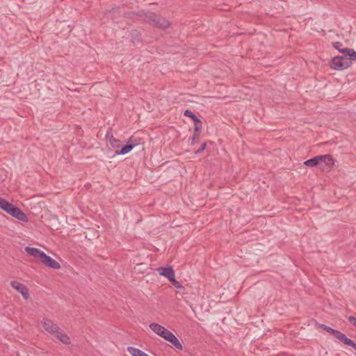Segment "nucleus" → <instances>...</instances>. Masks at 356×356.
Returning a JSON list of instances; mask_svg holds the SVG:
<instances>
[{
    "label": "nucleus",
    "mask_w": 356,
    "mask_h": 356,
    "mask_svg": "<svg viewBox=\"0 0 356 356\" xmlns=\"http://www.w3.org/2000/svg\"><path fill=\"white\" fill-rule=\"evenodd\" d=\"M149 327L154 333L169 341L176 348L180 350H183V346L179 339L172 332L167 330L165 327L156 323H150Z\"/></svg>",
    "instance_id": "obj_1"
},
{
    "label": "nucleus",
    "mask_w": 356,
    "mask_h": 356,
    "mask_svg": "<svg viewBox=\"0 0 356 356\" xmlns=\"http://www.w3.org/2000/svg\"><path fill=\"white\" fill-rule=\"evenodd\" d=\"M144 20L149 24L165 29L170 26L168 20L151 12L145 14Z\"/></svg>",
    "instance_id": "obj_2"
},
{
    "label": "nucleus",
    "mask_w": 356,
    "mask_h": 356,
    "mask_svg": "<svg viewBox=\"0 0 356 356\" xmlns=\"http://www.w3.org/2000/svg\"><path fill=\"white\" fill-rule=\"evenodd\" d=\"M353 60L347 56H337L332 59L330 67L336 70H343L349 67Z\"/></svg>",
    "instance_id": "obj_3"
},
{
    "label": "nucleus",
    "mask_w": 356,
    "mask_h": 356,
    "mask_svg": "<svg viewBox=\"0 0 356 356\" xmlns=\"http://www.w3.org/2000/svg\"><path fill=\"white\" fill-rule=\"evenodd\" d=\"M342 45V43L340 42L333 43V47L342 53L343 54V56H348V58H350L352 60H356V52L353 49L347 47L341 48Z\"/></svg>",
    "instance_id": "obj_4"
},
{
    "label": "nucleus",
    "mask_w": 356,
    "mask_h": 356,
    "mask_svg": "<svg viewBox=\"0 0 356 356\" xmlns=\"http://www.w3.org/2000/svg\"><path fill=\"white\" fill-rule=\"evenodd\" d=\"M7 213L10 214L13 217L17 218V220L22 222H27L28 218L26 214L17 207L14 204L12 205L10 210L7 212Z\"/></svg>",
    "instance_id": "obj_5"
},
{
    "label": "nucleus",
    "mask_w": 356,
    "mask_h": 356,
    "mask_svg": "<svg viewBox=\"0 0 356 356\" xmlns=\"http://www.w3.org/2000/svg\"><path fill=\"white\" fill-rule=\"evenodd\" d=\"M10 285L22 294L24 299L27 300L29 298V289L24 284L13 280L10 282Z\"/></svg>",
    "instance_id": "obj_6"
},
{
    "label": "nucleus",
    "mask_w": 356,
    "mask_h": 356,
    "mask_svg": "<svg viewBox=\"0 0 356 356\" xmlns=\"http://www.w3.org/2000/svg\"><path fill=\"white\" fill-rule=\"evenodd\" d=\"M41 324L42 325L43 328L52 334H54L56 332H58L59 327L54 323L51 320L48 318H43L41 321Z\"/></svg>",
    "instance_id": "obj_7"
},
{
    "label": "nucleus",
    "mask_w": 356,
    "mask_h": 356,
    "mask_svg": "<svg viewBox=\"0 0 356 356\" xmlns=\"http://www.w3.org/2000/svg\"><path fill=\"white\" fill-rule=\"evenodd\" d=\"M317 157H323L321 160H319L318 165V168L322 170L330 168L334 164L332 156L330 154L319 155Z\"/></svg>",
    "instance_id": "obj_8"
},
{
    "label": "nucleus",
    "mask_w": 356,
    "mask_h": 356,
    "mask_svg": "<svg viewBox=\"0 0 356 356\" xmlns=\"http://www.w3.org/2000/svg\"><path fill=\"white\" fill-rule=\"evenodd\" d=\"M41 262L45 266H48L49 268H51L54 270H58L60 268V264L51 257L46 254L45 253L44 254V255H42Z\"/></svg>",
    "instance_id": "obj_9"
},
{
    "label": "nucleus",
    "mask_w": 356,
    "mask_h": 356,
    "mask_svg": "<svg viewBox=\"0 0 356 356\" xmlns=\"http://www.w3.org/2000/svg\"><path fill=\"white\" fill-rule=\"evenodd\" d=\"M136 145L137 143H134L133 138L131 137L126 145H124L122 147H120L119 150L115 151V154L118 155H124L131 152Z\"/></svg>",
    "instance_id": "obj_10"
},
{
    "label": "nucleus",
    "mask_w": 356,
    "mask_h": 356,
    "mask_svg": "<svg viewBox=\"0 0 356 356\" xmlns=\"http://www.w3.org/2000/svg\"><path fill=\"white\" fill-rule=\"evenodd\" d=\"M159 273L168 278L170 282H174L175 271L172 266L159 268Z\"/></svg>",
    "instance_id": "obj_11"
},
{
    "label": "nucleus",
    "mask_w": 356,
    "mask_h": 356,
    "mask_svg": "<svg viewBox=\"0 0 356 356\" xmlns=\"http://www.w3.org/2000/svg\"><path fill=\"white\" fill-rule=\"evenodd\" d=\"M26 252L37 259H39L40 261L42 258V255H44V252L38 248H31V247H26L25 248Z\"/></svg>",
    "instance_id": "obj_12"
},
{
    "label": "nucleus",
    "mask_w": 356,
    "mask_h": 356,
    "mask_svg": "<svg viewBox=\"0 0 356 356\" xmlns=\"http://www.w3.org/2000/svg\"><path fill=\"white\" fill-rule=\"evenodd\" d=\"M336 339L339 340L340 341H341L343 344H345L346 346H351L354 349L356 348V343L354 341H353L352 339L348 338L343 333H342L341 332H339V334H338V336Z\"/></svg>",
    "instance_id": "obj_13"
},
{
    "label": "nucleus",
    "mask_w": 356,
    "mask_h": 356,
    "mask_svg": "<svg viewBox=\"0 0 356 356\" xmlns=\"http://www.w3.org/2000/svg\"><path fill=\"white\" fill-rule=\"evenodd\" d=\"M56 337L61 341L64 344H70L71 341L70 337L65 334V332L61 330L60 328L58 330V332H56L55 334Z\"/></svg>",
    "instance_id": "obj_14"
},
{
    "label": "nucleus",
    "mask_w": 356,
    "mask_h": 356,
    "mask_svg": "<svg viewBox=\"0 0 356 356\" xmlns=\"http://www.w3.org/2000/svg\"><path fill=\"white\" fill-rule=\"evenodd\" d=\"M317 327L321 328L327 332L330 333L332 335H333L335 338L337 337L338 334H339L340 331L337 330H334L325 324H321V323H316Z\"/></svg>",
    "instance_id": "obj_15"
},
{
    "label": "nucleus",
    "mask_w": 356,
    "mask_h": 356,
    "mask_svg": "<svg viewBox=\"0 0 356 356\" xmlns=\"http://www.w3.org/2000/svg\"><path fill=\"white\" fill-rule=\"evenodd\" d=\"M127 351L132 356H149L141 350L132 346H128Z\"/></svg>",
    "instance_id": "obj_16"
},
{
    "label": "nucleus",
    "mask_w": 356,
    "mask_h": 356,
    "mask_svg": "<svg viewBox=\"0 0 356 356\" xmlns=\"http://www.w3.org/2000/svg\"><path fill=\"white\" fill-rule=\"evenodd\" d=\"M323 157L314 156L310 159H308L304 162V164L307 166L310 167H318L319 160H321Z\"/></svg>",
    "instance_id": "obj_17"
},
{
    "label": "nucleus",
    "mask_w": 356,
    "mask_h": 356,
    "mask_svg": "<svg viewBox=\"0 0 356 356\" xmlns=\"http://www.w3.org/2000/svg\"><path fill=\"white\" fill-rule=\"evenodd\" d=\"M108 141L113 148L115 149L116 150H119V149L121 147V142L120 140L116 139L115 138H114L113 134H111V137L108 138Z\"/></svg>",
    "instance_id": "obj_18"
},
{
    "label": "nucleus",
    "mask_w": 356,
    "mask_h": 356,
    "mask_svg": "<svg viewBox=\"0 0 356 356\" xmlns=\"http://www.w3.org/2000/svg\"><path fill=\"white\" fill-rule=\"evenodd\" d=\"M13 204L0 197V208L6 213L10 210Z\"/></svg>",
    "instance_id": "obj_19"
},
{
    "label": "nucleus",
    "mask_w": 356,
    "mask_h": 356,
    "mask_svg": "<svg viewBox=\"0 0 356 356\" xmlns=\"http://www.w3.org/2000/svg\"><path fill=\"white\" fill-rule=\"evenodd\" d=\"M202 127V121L198 118L197 120H195L194 122V131L199 132Z\"/></svg>",
    "instance_id": "obj_20"
},
{
    "label": "nucleus",
    "mask_w": 356,
    "mask_h": 356,
    "mask_svg": "<svg viewBox=\"0 0 356 356\" xmlns=\"http://www.w3.org/2000/svg\"><path fill=\"white\" fill-rule=\"evenodd\" d=\"M184 115L186 117H188L193 120V122L195 121V120H197L198 118L190 110L186 109L184 111Z\"/></svg>",
    "instance_id": "obj_21"
},
{
    "label": "nucleus",
    "mask_w": 356,
    "mask_h": 356,
    "mask_svg": "<svg viewBox=\"0 0 356 356\" xmlns=\"http://www.w3.org/2000/svg\"><path fill=\"white\" fill-rule=\"evenodd\" d=\"M200 139V134L199 132L194 131L192 138H191V145H194L199 141Z\"/></svg>",
    "instance_id": "obj_22"
},
{
    "label": "nucleus",
    "mask_w": 356,
    "mask_h": 356,
    "mask_svg": "<svg viewBox=\"0 0 356 356\" xmlns=\"http://www.w3.org/2000/svg\"><path fill=\"white\" fill-rule=\"evenodd\" d=\"M174 282H170L171 284L177 289H183L184 286L179 282L176 280L175 279V276H174Z\"/></svg>",
    "instance_id": "obj_23"
},
{
    "label": "nucleus",
    "mask_w": 356,
    "mask_h": 356,
    "mask_svg": "<svg viewBox=\"0 0 356 356\" xmlns=\"http://www.w3.org/2000/svg\"><path fill=\"white\" fill-rule=\"evenodd\" d=\"M206 146H207V143H203L201 145L199 149H197L195 152V154H200L201 152H202L204 150V149H205Z\"/></svg>",
    "instance_id": "obj_24"
},
{
    "label": "nucleus",
    "mask_w": 356,
    "mask_h": 356,
    "mask_svg": "<svg viewBox=\"0 0 356 356\" xmlns=\"http://www.w3.org/2000/svg\"><path fill=\"white\" fill-rule=\"evenodd\" d=\"M348 321L353 325L356 327V317L353 316H350L348 317Z\"/></svg>",
    "instance_id": "obj_25"
},
{
    "label": "nucleus",
    "mask_w": 356,
    "mask_h": 356,
    "mask_svg": "<svg viewBox=\"0 0 356 356\" xmlns=\"http://www.w3.org/2000/svg\"><path fill=\"white\" fill-rule=\"evenodd\" d=\"M118 11H119V8H113L112 10L108 11V15L112 16L113 13H118Z\"/></svg>",
    "instance_id": "obj_26"
},
{
    "label": "nucleus",
    "mask_w": 356,
    "mask_h": 356,
    "mask_svg": "<svg viewBox=\"0 0 356 356\" xmlns=\"http://www.w3.org/2000/svg\"><path fill=\"white\" fill-rule=\"evenodd\" d=\"M111 134H111V133H110V132H108V133L106 134V139H107L108 140V138H110V137H111Z\"/></svg>",
    "instance_id": "obj_27"
},
{
    "label": "nucleus",
    "mask_w": 356,
    "mask_h": 356,
    "mask_svg": "<svg viewBox=\"0 0 356 356\" xmlns=\"http://www.w3.org/2000/svg\"><path fill=\"white\" fill-rule=\"evenodd\" d=\"M355 350H356V348Z\"/></svg>",
    "instance_id": "obj_28"
}]
</instances>
